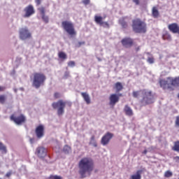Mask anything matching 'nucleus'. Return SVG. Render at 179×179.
I'll list each match as a JSON object with an SVG mask.
<instances>
[{
	"label": "nucleus",
	"instance_id": "nucleus-21",
	"mask_svg": "<svg viewBox=\"0 0 179 179\" xmlns=\"http://www.w3.org/2000/svg\"><path fill=\"white\" fill-rule=\"evenodd\" d=\"M162 38L167 40V41H171V35L168 31H164L162 34Z\"/></svg>",
	"mask_w": 179,
	"mask_h": 179
},
{
	"label": "nucleus",
	"instance_id": "nucleus-26",
	"mask_svg": "<svg viewBox=\"0 0 179 179\" xmlns=\"http://www.w3.org/2000/svg\"><path fill=\"white\" fill-rule=\"evenodd\" d=\"M0 150L2 152V153H8V150H6V146L3 145V143L0 142Z\"/></svg>",
	"mask_w": 179,
	"mask_h": 179
},
{
	"label": "nucleus",
	"instance_id": "nucleus-48",
	"mask_svg": "<svg viewBox=\"0 0 179 179\" xmlns=\"http://www.w3.org/2000/svg\"><path fill=\"white\" fill-rule=\"evenodd\" d=\"M0 179H2V178H0Z\"/></svg>",
	"mask_w": 179,
	"mask_h": 179
},
{
	"label": "nucleus",
	"instance_id": "nucleus-36",
	"mask_svg": "<svg viewBox=\"0 0 179 179\" xmlns=\"http://www.w3.org/2000/svg\"><path fill=\"white\" fill-rule=\"evenodd\" d=\"M83 3H84V5H89V3H90V0H83Z\"/></svg>",
	"mask_w": 179,
	"mask_h": 179
},
{
	"label": "nucleus",
	"instance_id": "nucleus-27",
	"mask_svg": "<svg viewBox=\"0 0 179 179\" xmlns=\"http://www.w3.org/2000/svg\"><path fill=\"white\" fill-rule=\"evenodd\" d=\"M6 101V96L1 94L0 95V104H5Z\"/></svg>",
	"mask_w": 179,
	"mask_h": 179
},
{
	"label": "nucleus",
	"instance_id": "nucleus-35",
	"mask_svg": "<svg viewBox=\"0 0 179 179\" xmlns=\"http://www.w3.org/2000/svg\"><path fill=\"white\" fill-rule=\"evenodd\" d=\"M64 79H68V78H69V71H66L64 73Z\"/></svg>",
	"mask_w": 179,
	"mask_h": 179
},
{
	"label": "nucleus",
	"instance_id": "nucleus-43",
	"mask_svg": "<svg viewBox=\"0 0 179 179\" xmlns=\"http://www.w3.org/2000/svg\"><path fill=\"white\" fill-rule=\"evenodd\" d=\"M83 44H85V42H79L78 43V47H80V45H83Z\"/></svg>",
	"mask_w": 179,
	"mask_h": 179
},
{
	"label": "nucleus",
	"instance_id": "nucleus-1",
	"mask_svg": "<svg viewBox=\"0 0 179 179\" xmlns=\"http://www.w3.org/2000/svg\"><path fill=\"white\" fill-rule=\"evenodd\" d=\"M78 168L81 178H85L86 173L90 175V173L94 170V162L90 157H83L78 163Z\"/></svg>",
	"mask_w": 179,
	"mask_h": 179
},
{
	"label": "nucleus",
	"instance_id": "nucleus-29",
	"mask_svg": "<svg viewBox=\"0 0 179 179\" xmlns=\"http://www.w3.org/2000/svg\"><path fill=\"white\" fill-rule=\"evenodd\" d=\"M173 176V172L170 171H166L165 173H164V177L166 178H170V177H172Z\"/></svg>",
	"mask_w": 179,
	"mask_h": 179
},
{
	"label": "nucleus",
	"instance_id": "nucleus-19",
	"mask_svg": "<svg viewBox=\"0 0 179 179\" xmlns=\"http://www.w3.org/2000/svg\"><path fill=\"white\" fill-rule=\"evenodd\" d=\"M81 96L84 99L87 104H90L91 103L90 96H89V94L87 92H82Z\"/></svg>",
	"mask_w": 179,
	"mask_h": 179
},
{
	"label": "nucleus",
	"instance_id": "nucleus-6",
	"mask_svg": "<svg viewBox=\"0 0 179 179\" xmlns=\"http://www.w3.org/2000/svg\"><path fill=\"white\" fill-rule=\"evenodd\" d=\"M47 79V77H45V75L43 73H34V81H33V86L34 87H36V89H39L41 86H43L44 85V83L45 82Z\"/></svg>",
	"mask_w": 179,
	"mask_h": 179
},
{
	"label": "nucleus",
	"instance_id": "nucleus-38",
	"mask_svg": "<svg viewBox=\"0 0 179 179\" xmlns=\"http://www.w3.org/2000/svg\"><path fill=\"white\" fill-rule=\"evenodd\" d=\"M35 2L36 3V6L41 5V0H35Z\"/></svg>",
	"mask_w": 179,
	"mask_h": 179
},
{
	"label": "nucleus",
	"instance_id": "nucleus-2",
	"mask_svg": "<svg viewBox=\"0 0 179 179\" xmlns=\"http://www.w3.org/2000/svg\"><path fill=\"white\" fill-rule=\"evenodd\" d=\"M141 92L143 94V99L141 100V104L142 106H148L152 104L154 102L155 96L152 91L149 90H142L141 91H134L132 94L134 99H138L141 96Z\"/></svg>",
	"mask_w": 179,
	"mask_h": 179
},
{
	"label": "nucleus",
	"instance_id": "nucleus-11",
	"mask_svg": "<svg viewBox=\"0 0 179 179\" xmlns=\"http://www.w3.org/2000/svg\"><path fill=\"white\" fill-rule=\"evenodd\" d=\"M121 43H122V45L124 47V48H131V47L134 45V39L129 37H126L122 39Z\"/></svg>",
	"mask_w": 179,
	"mask_h": 179
},
{
	"label": "nucleus",
	"instance_id": "nucleus-18",
	"mask_svg": "<svg viewBox=\"0 0 179 179\" xmlns=\"http://www.w3.org/2000/svg\"><path fill=\"white\" fill-rule=\"evenodd\" d=\"M124 111L125 115H128V117H132V115H134V110H132V108L128 105L124 106Z\"/></svg>",
	"mask_w": 179,
	"mask_h": 179
},
{
	"label": "nucleus",
	"instance_id": "nucleus-23",
	"mask_svg": "<svg viewBox=\"0 0 179 179\" xmlns=\"http://www.w3.org/2000/svg\"><path fill=\"white\" fill-rule=\"evenodd\" d=\"M115 88L116 89L117 92H121L122 89H124V87L122 86V84L120 82H117L115 84Z\"/></svg>",
	"mask_w": 179,
	"mask_h": 179
},
{
	"label": "nucleus",
	"instance_id": "nucleus-8",
	"mask_svg": "<svg viewBox=\"0 0 179 179\" xmlns=\"http://www.w3.org/2000/svg\"><path fill=\"white\" fill-rule=\"evenodd\" d=\"M19 33L20 40H27V38H31V33H30L27 28H21Z\"/></svg>",
	"mask_w": 179,
	"mask_h": 179
},
{
	"label": "nucleus",
	"instance_id": "nucleus-22",
	"mask_svg": "<svg viewBox=\"0 0 179 179\" xmlns=\"http://www.w3.org/2000/svg\"><path fill=\"white\" fill-rule=\"evenodd\" d=\"M90 145H92L94 148H97V142L96 141V137L94 136H92L90 141Z\"/></svg>",
	"mask_w": 179,
	"mask_h": 179
},
{
	"label": "nucleus",
	"instance_id": "nucleus-31",
	"mask_svg": "<svg viewBox=\"0 0 179 179\" xmlns=\"http://www.w3.org/2000/svg\"><path fill=\"white\" fill-rule=\"evenodd\" d=\"M147 62L148 64H155V58L153 57H148Z\"/></svg>",
	"mask_w": 179,
	"mask_h": 179
},
{
	"label": "nucleus",
	"instance_id": "nucleus-7",
	"mask_svg": "<svg viewBox=\"0 0 179 179\" xmlns=\"http://www.w3.org/2000/svg\"><path fill=\"white\" fill-rule=\"evenodd\" d=\"M10 120L13 121V122H15V124L17 125H22V124H24V122H26V116L23 114H20L18 116L12 115L10 117Z\"/></svg>",
	"mask_w": 179,
	"mask_h": 179
},
{
	"label": "nucleus",
	"instance_id": "nucleus-24",
	"mask_svg": "<svg viewBox=\"0 0 179 179\" xmlns=\"http://www.w3.org/2000/svg\"><path fill=\"white\" fill-rule=\"evenodd\" d=\"M58 57L60 59H63V60H65V59H66V58H68L66 53H65L64 52H59L58 53Z\"/></svg>",
	"mask_w": 179,
	"mask_h": 179
},
{
	"label": "nucleus",
	"instance_id": "nucleus-4",
	"mask_svg": "<svg viewBox=\"0 0 179 179\" xmlns=\"http://www.w3.org/2000/svg\"><path fill=\"white\" fill-rule=\"evenodd\" d=\"M132 29L134 33H146L148 28L146 22L142 21L141 18H136L132 20Z\"/></svg>",
	"mask_w": 179,
	"mask_h": 179
},
{
	"label": "nucleus",
	"instance_id": "nucleus-9",
	"mask_svg": "<svg viewBox=\"0 0 179 179\" xmlns=\"http://www.w3.org/2000/svg\"><path fill=\"white\" fill-rule=\"evenodd\" d=\"M113 138H114V134L107 132L103 136L101 139V145H103V146H106V145H108V143H110V141H111Z\"/></svg>",
	"mask_w": 179,
	"mask_h": 179
},
{
	"label": "nucleus",
	"instance_id": "nucleus-13",
	"mask_svg": "<svg viewBox=\"0 0 179 179\" xmlns=\"http://www.w3.org/2000/svg\"><path fill=\"white\" fill-rule=\"evenodd\" d=\"M44 125L43 124H39L38 127H36L35 134L38 139H41V138L44 136Z\"/></svg>",
	"mask_w": 179,
	"mask_h": 179
},
{
	"label": "nucleus",
	"instance_id": "nucleus-16",
	"mask_svg": "<svg viewBox=\"0 0 179 179\" xmlns=\"http://www.w3.org/2000/svg\"><path fill=\"white\" fill-rule=\"evenodd\" d=\"M143 171H146L145 168L141 170L136 171V174L131 175L130 179H142V173Z\"/></svg>",
	"mask_w": 179,
	"mask_h": 179
},
{
	"label": "nucleus",
	"instance_id": "nucleus-34",
	"mask_svg": "<svg viewBox=\"0 0 179 179\" xmlns=\"http://www.w3.org/2000/svg\"><path fill=\"white\" fill-rule=\"evenodd\" d=\"M54 97L55 99H59V97H61V94L59 92H55Z\"/></svg>",
	"mask_w": 179,
	"mask_h": 179
},
{
	"label": "nucleus",
	"instance_id": "nucleus-33",
	"mask_svg": "<svg viewBox=\"0 0 179 179\" xmlns=\"http://www.w3.org/2000/svg\"><path fill=\"white\" fill-rule=\"evenodd\" d=\"M75 65H76V64H75V62H73V61H70L68 62L69 66H71L73 68V66H75Z\"/></svg>",
	"mask_w": 179,
	"mask_h": 179
},
{
	"label": "nucleus",
	"instance_id": "nucleus-25",
	"mask_svg": "<svg viewBox=\"0 0 179 179\" xmlns=\"http://www.w3.org/2000/svg\"><path fill=\"white\" fill-rule=\"evenodd\" d=\"M172 150H174L175 152H178L179 153V141L174 143V145L172 147Z\"/></svg>",
	"mask_w": 179,
	"mask_h": 179
},
{
	"label": "nucleus",
	"instance_id": "nucleus-5",
	"mask_svg": "<svg viewBox=\"0 0 179 179\" xmlns=\"http://www.w3.org/2000/svg\"><path fill=\"white\" fill-rule=\"evenodd\" d=\"M62 27L70 37H76L77 33L75 29V24L69 20L63 21L62 22Z\"/></svg>",
	"mask_w": 179,
	"mask_h": 179
},
{
	"label": "nucleus",
	"instance_id": "nucleus-12",
	"mask_svg": "<svg viewBox=\"0 0 179 179\" xmlns=\"http://www.w3.org/2000/svg\"><path fill=\"white\" fill-rule=\"evenodd\" d=\"M104 18L100 15L94 16V22L96 24H99V26H103V27H110V24L107 22H103V20Z\"/></svg>",
	"mask_w": 179,
	"mask_h": 179
},
{
	"label": "nucleus",
	"instance_id": "nucleus-42",
	"mask_svg": "<svg viewBox=\"0 0 179 179\" xmlns=\"http://www.w3.org/2000/svg\"><path fill=\"white\" fill-rule=\"evenodd\" d=\"M173 159H174V160H176V162H179V157L178 156L175 157Z\"/></svg>",
	"mask_w": 179,
	"mask_h": 179
},
{
	"label": "nucleus",
	"instance_id": "nucleus-37",
	"mask_svg": "<svg viewBox=\"0 0 179 179\" xmlns=\"http://www.w3.org/2000/svg\"><path fill=\"white\" fill-rule=\"evenodd\" d=\"M135 5H139L141 3V0H132Z\"/></svg>",
	"mask_w": 179,
	"mask_h": 179
},
{
	"label": "nucleus",
	"instance_id": "nucleus-41",
	"mask_svg": "<svg viewBox=\"0 0 179 179\" xmlns=\"http://www.w3.org/2000/svg\"><path fill=\"white\" fill-rule=\"evenodd\" d=\"M141 50V46H138L135 48V51L136 52H138V51H139Z\"/></svg>",
	"mask_w": 179,
	"mask_h": 179
},
{
	"label": "nucleus",
	"instance_id": "nucleus-44",
	"mask_svg": "<svg viewBox=\"0 0 179 179\" xmlns=\"http://www.w3.org/2000/svg\"><path fill=\"white\" fill-rule=\"evenodd\" d=\"M29 141H30L31 143H33L34 142V138H30Z\"/></svg>",
	"mask_w": 179,
	"mask_h": 179
},
{
	"label": "nucleus",
	"instance_id": "nucleus-14",
	"mask_svg": "<svg viewBox=\"0 0 179 179\" xmlns=\"http://www.w3.org/2000/svg\"><path fill=\"white\" fill-rule=\"evenodd\" d=\"M120 101V98L118 97V95L117 94H112L109 96V104L110 106H112L114 107L117 103Z\"/></svg>",
	"mask_w": 179,
	"mask_h": 179
},
{
	"label": "nucleus",
	"instance_id": "nucleus-30",
	"mask_svg": "<svg viewBox=\"0 0 179 179\" xmlns=\"http://www.w3.org/2000/svg\"><path fill=\"white\" fill-rule=\"evenodd\" d=\"M71 147L69 145H65L63 148V152H64V153H69L71 152Z\"/></svg>",
	"mask_w": 179,
	"mask_h": 179
},
{
	"label": "nucleus",
	"instance_id": "nucleus-17",
	"mask_svg": "<svg viewBox=\"0 0 179 179\" xmlns=\"http://www.w3.org/2000/svg\"><path fill=\"white\" fill-rule=\"evenodd\" d=\"M42 15V19L45 23H48V17L45 16V8L41 7L38 9Z\"/></svg>",
	"mask_w": 179,
	"mask_h": 179
},
{
	"label": "nucleus",
	"instance_id": "nucleus-10",
	"mask_svg": "<svg viewBox=\"0 0 179 179\" xmlns=\"http://www.w3.org/2000/svg\"><path fill=\"white\" fill-rule=\"evenodd\" d=\"M24 15H23V17H30L32 15H34L36 13V11L34 10V7L31 5H29L27 7L24 8Z\"/></svg>",
	"mask_w": 179,
	"mask_h": 179
},
{
	"label": "nucleus",
	"instance_id": "nucleus-46",
	"mask_svg": "<svg viewBox=\"0 0 179 179\" xmlns=\"http://www.w3.org/2000/svg\"><path fill=\"white\" fill-rule=\"evenodd\" d=\"M143 153L144 155H146V153H148V150H145L143 152Z\"/></svg>",
	"mask_w": 179,
	"mask_h": 179
},
{
	"label": "nucleus",
	"instance_id": "nucleus-28",
	"mask_svg": "<svg viewBox=\"0 0 179 179\" xmlns=\"http://www.w3.org/2000/svg\"><path fill=\"white\" fill-rule=\"evenodd\" d=\"M120 23L121 26L123 27V29H127L128 27V24L127 23V22H125V20H120Z\"/></svg>",
	"mask_w": 179,
	"mask_h": 179
},
{
	"label": "nucleus",
	"instance_id": "nucleus-45",
	"mask_svg": "<svg viewBox=\"0 0 179 179\" xmlns=\"http://www.w3.org/2000/svg\"><path fill=\"white\" fill-rule=\"evenodd\" d=\"M117 96H118V98L120 99V97H122V94H118Z\"/></svg>",
	"mask_w": 179,
	"mask_h": 179
},
{
	"label": "nucleus",
	"instance_id": "nucleus-47",
	"mask_svg": "<svg viewBox=\"0 0 179 179\" xmlns=\"http://www.w3.org/2000/svg\"><path fill=\"white\" fill-rule=\"evenodd\" d=\"M178 99H179V93H178Z\"/></svg>",
	"mask_w": 179,
	"mask_h": 179
},
{
	"label": "nucleus",
	"instance_id": "nucleus-40",
	"mask_svg": "<svg viewBox=\"0 0 179 179\" xmlns=\"http://www.w3.org/2000/svg\"><path fill=\"white\" fill-rule=\"evenodd\" d=\"M5 89H6V87L0 85V92H5Z\"/></svg>",
	"mask_w": 179,
	"mask_h": 179
},
{
	"label": "nucleus",
	"instance_id": "nucleus-39",
	"mask_svg": "<svg viewBox=\"0 0 179 179\" xmlns=\"http://www.w3.org/2000/svg\"><path fill=\"white\" fill-rule=\"evenodd\" d=\"M12 176V171L8 172L6 174V177H7V178H9V177H10Z\"/></svg>",
	"mask_w": 179,
	"mask_h": 179
},
{
	"label": "nucleus",
	"instance_id": "nucleus-15",
	"mask_svg": "<svg viewBox=\"0 0 179 179\" xmlns=\"http://www.w3.org/2000/svg\"><path fill=\"white\" fill-rule=\"evenodd\" d=\"M36 154L41 159L47 156V149L44 147H38L36 148Z\"/></svg>",
	"mask_w": 179,
	"mask_h": 179
},
{
	"label": "nucleus",
	"instance_id": "nucleus-32",
	"mask_svg": "<svg viewBox=\"0 0 179 179\" xmlns=\"http://www.w3.org/2000/svg\"><path fill=\"white\" fill-rule=\"evenodd\" d=\"M50 179H62V177L59 176H52V175H51L50 176Z\"/></svg>",
	"mask_w": 179,
	"mask_h": 179
},
{
	"label": "nucleus",
	"instance_id": "nucleus-20",
	"mask_svg": "<svg viewBox=\"0 0 179 179\" xmlns=\"http://www.w3.org/2000/svg\"><path fill=\"white\" fill-rule=\"evenodd\" d=\"M159 10H157V7L154 6L152 9V15L157 19V17H159Z\"/></svg>",
	"mask_w": 179,
	"mask_h": 179
},
{
	"label": "nucleus",
	"instance_id": "nucleus-3",
	"mask_svg": "<svg viewBox=\"0 0 179 179\" xmlns=\"http://www.w3.org/2000/svg\"><path fill=\"white\" fill-rule=\"evenodd\" d=\"M69 107L71 108L72 107V103L70 101H64L62 99H59L57 102H53L52 103V107L54 110H57V115L61 117V115H64L65 113V107Z\"/></svg>",
	"mask_w": 179,
	"mask_h": 179
}]
</instances>
